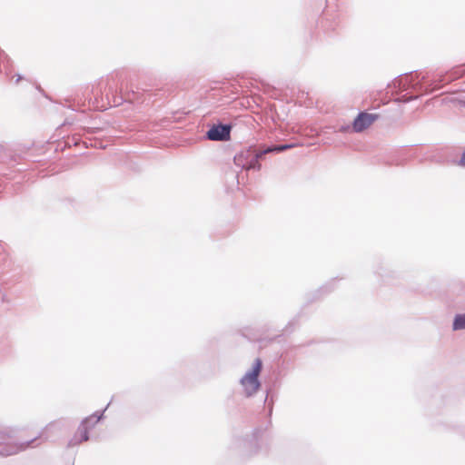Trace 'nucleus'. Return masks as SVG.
Instances as JSON below:
<instances>
[{
	"label": "nucleus",
	"instance_id": "f257e3e1",
	"mask_svg": "<svg viewBox=\"0 0 465 465\" xmlns=\"http://www.w3.org/2000/svg\"><path fill=\"white\" fill-rule=\"evenodd\" d=\"M262 363L261 359H256L252 371L247 372L241 380V384L247 396L254 394L260 388L258 376L262 371Z\"/></svg>",
	"mask_w": 465,
	"mask_h": 465
},
{
	"label": "nucleus",
	"instance_id": "f03ea898",
	"mask_svg": "<svg viewBox=\"0 0 465 465\" xmlns=\"http://www.w3.org/2000/svg\"><path fill=\"white\" fill-rule=\"evenodd\" d=\"M99 421V418L91 416L86 418L79 425L77 430L70 440V445L75 446L88 440V432Z\"/></svg>",
	"mask_w": 465,
	"mask_h": 465
},
{
	"label": "nucleus",
	"instance_id": "7ed1b4c3",
	"mask_svg": "<svg viewBox=\"0 0 465 465\" xmlns=\"http://www.w3.org/2000/svg\"><path fill=\"white\" fill-rule=\"evenodd\" d=\"M207 137L212 141L228 140L230 138V127L226 125L213 126L207 132Z\"/></svg>",
	"mask_w": 465,
	"mask_h": 465
},
{
	"label": "nucleus",
	"instance_id": "20e7f679",
	"mask_svg": "<svg viewBox=\"0 0 465 465\" xmlns=\"http://www.w3.org/2000/svg\"><path fill=\"white\" fill-rule=\"evenodd\" d=\"M376 119V116L367 113H361L353 122V129L361 132L368 128Z\"/></svg>",
	"mask_w": 465,
	"mask_h": 465
},
{
	"label": "nucleus",
	"instance_id": "39448f33",
	"mask_svg": "<svg viewBox=\"0 0 465 465\" xmlns=\"http://www.w3.org/2000/svg\"><path fill=\"white\" fill-rule=\"evenodd\" d=\"M28 443L26 444H12L8 446V449L1 451L0 453L5 456L16 454L28 447Z\"/></svg>",
	"mask_w": 465,
	"mask_h": 465
},
{
	"label": "nucleus",
	"instance_id": "423d86ee",
	"mask_svg": "<svg viewBox=\"0 0 465 465\" xmlns=\"http://www.w3.org/2000/svg\"><path fill=\"white\" fill-rule=\"evenodd\" d=\"M299 144L297 143H287V144H282V145H277V146H273V147H268L267 149L264 150V153H272V152H283L285 150H288V149H292V148H294V147H297Z\"/></svg>",
	"mask_w": 465,
	"mask_h": 465
},
{
	"label": "nucleus",
	"instance_id": "0eeeda50",
	"mask_svg": "<svg viewBox=\"0 0 465 465\" xmlns=\"http://www.w3.org/2000/svg\"><path fill=\"white\" fill-rule=\"evenodd\" d=\"M465 329V313L456 315L453 322V330H463Z\"/></svg>",
	"mask_w": 465,
	"mask_h": 465
},
{
	"label": "nucleus",
	"instance_id": "6e6552de",
	"mask_svg": "<svg viewBox=\"0 0 465 465\" xmlns=\"http://www.w3.org/2000/svg\"><path fill=\"white\" fill-rule=\"evenodd\" d=\"M460 164L465 166V152L463 153V154L461 156Z\"/></svg>",
	"mask_w": 465,
	"mask_h": 465
}]
</instances>
